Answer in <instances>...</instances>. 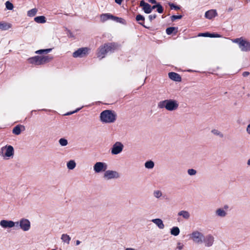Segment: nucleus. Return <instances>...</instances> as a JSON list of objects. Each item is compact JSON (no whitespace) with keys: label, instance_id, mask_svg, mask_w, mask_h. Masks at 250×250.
Here are the masks:
<instances>
[{"label":"nucleus","instance_id":"1","mask_svg":"<svg viewBox=\"0 0 250 250\" xmlns=\"http://www.w3.org/2000/svg\"><path fill=\"white\" fill-rule=\"evenodd\" d=\"M116 113L114 111L111 110H104L100 114V119L103 123H114L116 121Z\"/></svg>","mask_w":250,"mask_h":250},{"label":"nucleus","instance_id":"2","mask_svg":"<svg viewBox=\"0 0 250 250\" xmlns=\"http://www.w3.org/2000/svg\"><path fill=\"white\" fill-rule=\"evenodd\" d=\"M53 59L50 55L47 56H36L29 58L28 61L29 63L36 65H42L50 62Z\"/></svg>","mask_w":250,"mask_h":250},{"label":"nucleus","instance_id":"3","mask_svg":"<svg viewBox=\"0 0 250 250\" xmlns=\"http://www.w3.org/2000/svg\"><path fill=\"white\" fill-rule=\"evenodd\" d=\"M178 104L175 100H166L161 101L158 104V107L160 108H166L169 111H172L176 109L178 107Z\"/></svg>","mask_w":250,"mask_h":250},{"label":"nucleus","instance_id":"4","mask_svg":"<svg viewBox=\"0 0 250 250\" xmlns=\"http://www.w3.org/2000/svg\"><path fill=\"white\" fill-rule=\"evenodd\" d=\"M232 42L238 43L242 51H248L250 50V42L243 39V38L234 39L232 40Z\"/></svg>","mask_w":250,"mask_h":250},{"label":"nucleus","instance_id":"5","mask_svg":"<svg viewBox=\"0 0 250 250\" xmlns=\"http://www.w3.org/2000/svg\"><path fill=\"white\" fill-rule=\"evenodd\" d=\"M100 20L101 21L103 22H104L108 20H112L116 21L117 22L121 23L122 22L123 19L114 16L110 13H105L101 15Z\"/></svg>","mask_w":250,"mask_h":250},{"label":"nucleus","instance_id":"6","mask_svg":"<svg viewBox=\"0 0 250 250\" xmlns=\"http://www.w3.org/2000/svg\"><path fill=\"white\" fill-rule=\"evenodd\" d=\"M90 49L88 47H82L79 48L77 50L73 53V57L74 58H82L86 56Z\"/></svg>","mask_w":250,"mask_h":250},{"label":"nucleus","instance_id":"7","mask_svg":"<svg viewBox=\"0 0 250 250\" xmlns=\"http://www.w3.org/2000/svg\"><path fill=\"white\" fill-rule=\"evenodd\" d=\"M0 153L3 157H10L14 155V148L11 146H6L1 147Z\"/></svg>","mask_w":250,"mask_h":250},{"label":"nucleus","instance_id":"8","mask_svg":"<svg viewBox=\"0 0 250 250\" xmlns=\"http://www.w3.org/2000/svg\"><path fill=\"white\" fill-rule=\"evenodd\" d=\"M190 238L195 243L199 244L203 242L204 236L202 233L198 231H195L191 234Z\"/></svg>","mask_w":250,"mask_h":250},{"label":"nucleus","instance_id":"9","mask_svg":"<svg viewBox=\"0 0 250 250\" xmlns=\"http://www.w3.org/2000/svg\"><path fill=\"white\" fill-rule=\"evenodd\" d=\"M20 226L23 231H27L30 228V222L28 219H21L20 221Z\"/></svg>","mask_w":250,"mask_h":250},{"label":"nucleus","instance_id":"10","mask_svg":"<svg viewBox=\"0 0 250 250\" xmlns=\"http://www.w3.org/2000/svg\"><path fill=\"white\" fill-rule=\"evenodd\" d=\"M106 168V165L102 162H97L94 166V170L97 173L105 171Z\"/></svg>","mask_w":250,"mask_h":250},{"label":"nucleus","instance_id":"11","mask_svg":"<svg viewBox=\"0 0 250 250\" xmlns=\"http://www.w3.org/2000/svg\"><path fill=\"white\" fill-rule=\"evenodd\" d=\"M105 44L100 46L97 50V56L102 59L105 57V55L107 54L106 48H105Z\"/></svg>","mask_w":250,"mask_h":250},{"label":"nucleus","instance_id":"12","mask_svg":"<svg viewBox=\"0 0 250 250\" xmlns=\"http://www.w3.org/2000/svg\"><path fill=\"white\" fill-rule=\"evenodd\" d=\"M123 148V145L120 142L116 143L113 146L111 152L113 154H117L120 153Z\"/></svg>","mask_w":250,"mask_h":250},{"label":"nucleus","instance_id":"13","mask_svg":"<svg viewBox=\"0 0 250 250\" xmlns=\"http://www.w3.org/2000/svg\"><path fill=\"white\" fill-rule=\"evenodd\" d=\"M15 224L18 225L19 224V222H17L15 223L12 221H8L5 220H2L0 222V226L4 228H12L14 227Z\"/></svg>","mask_w":250,"mask_h":250},{"label":"nucleus","instance_id":"14","mask_svg":"<svg viewBox=\"0 0 250 250\" xmlns=\"http://www.w3.org/2000/svg\"><path fill=\"white\" fill-rule=\"evenodd\" d=\"M140 6L142 8L145 13L149 14L151 12L150 5L143 0L140 1Z\"/></svg>","mask_w":250,"mask_h":250},{"label":"nucleus","instance_id":"15","mask_svg":"<svg viewBox=\"0 0 250 250\" xmlns=\"http://www.w3.org/2000/svg\"><path fill=\"white\" fill-rule=\"evenodd\" d=\"M104 44L107 53L114 52L117 48V45L115 42H109Z\"/></svg>","mask_w":250,"mask_h":250},{"label":"nucleus","instance_id":"16","mask_svg":"<svg viewBox=\"0 0 250 250\" xmlns=\"http://www.w3.org/2000/svg\"><path fill=\"white\" fill-rule=\"evenodd\" d=\"M168 75L169 78L174 81L179 82L182 81L181 77L177 73L173 72H169Z\"/></svg>","mask_w":250,"mask_h":250},{"label":"nucleus","instance_id":"17","mask_svg":"<svg viewBox=\"0 0 250 250\" xmlns=\"http://www.w3.org/2000/svg\"><path fill=\"white\" fill-rule=\"evenodd\" d=\"M104 176L105 177L107 178V179H111L113 178H117L119 177L118 173L112 170H107L104 173Z\"/></svg>","mask_w":250,"mask_h":250},{"label":"nucleus","instance_id":"18","mask_svg":"<svg viewBox=\"0 0 250 250\" xmlns=\"http://www.w3.org/2000/svg\"><path fill=\"white\" fill-rule=\"evenodd\" d=\"M217 16V13L216 10L211 9L207 11L205 13V16L207 19H212Z\"/></svg>","mask_w":250,"mask_h":250},{"label":"nucleus","instance_id":"19","mask_svg":"<svg viewBox=\"0 0 250 250\" xmlns=\"http://www.w3.org/2000/svg\"><path fill=\"white\" fill-rule=\"evenodd\" d=\"M204 241L205 243V245L207 247L211 246L214 242V238L211 235H207L205 238H204Z\"/></svg>","mask_w":250,"mask_h":250},{"label":"nucleus","instance_id":"20","mask_svg":"<svg viewBox=\"0 0 250 250\" xmlns=\"http://www.w3.org/2000/svg\"><path fill=\"white\" fill-rule=\"evenodd\" d=\"M136 20L139 24L142 25L143 27L146 28H148V27H146L145 25V18L142 15L138 14L136 17Z\"/></svg>","mask_w":250,"mask_h":250},{"label":"nucleus","instance_id":"21","mask_svg":"<svg viewBox=\"0 0 250 250\" xmlns=\"http://www.w3.org/2000/svg\"><path fill=\"white\" fill-rule=\"evenodd\" d=\"M11 27V24L5 22H0V29L6 30Z\"/></svg>","mask_w":250,"mask_h":250},{"label":"nucleus","instance_id":"22","mask_svg":"<svg viewBox=\"0 0 250 250\" xmlns=\"http://www.w3.org/2000/svg\"><path fill=\"white\" fill-rule=\"evenodd\" d=\"M21 128H24V127L23 125H17L15 127H14L13 129V133L15 134V135H19L21 132Z\"/></svg>","mask_w":250,"mask_h":250},{"label":"nucleus","instance_id":"23","mask_svg":"<svg viewBox=\"0 0 250 250\" xmlns=\"http://www.w3.org/2000/svg\"><path fill=\"white\" fill-rule=\"evenodd\" d=\"M152 221L155 223L159 228L161 229H163L164 228L165 226L163 223V221L160 219H154L152 220Z\"/></svg>","mask_w":250,"mask_h":250},{"label":"nucleus","instance_id":"24","mask_svg":"<svg viewBox=\"0 0 250 250\" xmlns=\"http://www.w3.org/2000/svg\"><path fill=\"white\" fill-rule=\"evenodd\" d=\"M178 28L175 27H169L167 28L166 29V33L169 35H171L173 32L176 34Z\"/></svg>","mask_w":250,"mask_h":250},{"label":"nucleus","instance_id":"25","mask_svg":"<svg viewBox=\"0 0 250 250\" xmlns=\"http://www.w3.org/2000/svg\"><path fill=\"white\" fill-rule=\"evenodd\" d=\"M34 21L39 23H44L46 22V18L43 16L36 17L34 18Z\"/></svg>","mask_w":250,"mask_h":250},{"label":"nucleus","instance_id":"26","mask_svg":"<svg viewBox=\"0 0 250 250\" xmlns=\"http://www.w3.org/2000/svg\"><path fill=\"white\" fill-rule=\"evenodd\" d=\"M170 233L172 235L177 236L180 233V229L177 227H174L171 229Z\"/></svg>","mask_w":250,"mask_h":250},{"label":"nucleus","instance_id":"27","mask_svg":"<svg viewBox=\"0 0 250 250\" xmlns=\"http://www.w3.org/2000/svg\"><path fill=\"white\" fill-rule=\"evenodd\" d=\"M61 239H62L63 242H66L67 244L69 243V242L71 240L70 237L69 235L65 234H63L62 235Z\"/></svg>","mask_w":250,"mask_h":250},{"label":"nucleus","instance_id":"28","mask_svg":"<svg viewBox=\"0 0 250 250\" xmlns=\"http://www.w3.org/2000/svg\"><path fill=\"white\" fill-rule=\"evenodd\" d=\"M67 166L68 169H73L76 166V163L74 161L70 160L67 163Z\"/></svg>","mask_w":250,"mask_h":250},{"label":"nucleus","instance_id":"29","mask_svg":"<svg viewBox=\"0 0 250 250\" xmlns=\"http://www.w3.org/2000/svg\"><path fill=\"white\" fill-rule=\"evenodd\" d=\"M178 215L182 216L185 219H188L189 217V214L187 211L182 210L178 213Z\"/></svg>","mask_w":250,"mask_h":250},{"label":"nucleus","instance_id":"30","mask_svg":"<svg viewBox=\"0 0 250 250\" xmlns=\"http://www.w3.org/2000/svg\"><path fill=\"white\" fill-rule=\"evenodd\" d=\"M37 11L38 10L36 8L32 9L28 11L27 15L29 17H33L37 14Z\"/></svg>","mask_w":250,"mask_h":250},{"label":"nucleus","instance_id":"31","mask_svg":"<svg viewBox=\"0 0 250 250\" xmlns=\"http://www.w3.org/2000/svg\"><path fill=\"white\" fill-rule=\"evenodd\" d=\"M51 49H40L35 52L36 54H47L51 51Z\"/></svg>","mask_w":250,"mask_h":250},{"label":"nucleus","instance_id":"32","mask_svg":"<svg viewBox=\"0 0 250 250\" xmlns=\"http://www.w3.org/2000/svg\"><path fill=\"white\" fill-rule=\"evenodd\" d=\"M154 163L151 161H147L145 163V167L147 168H152L154 167Z\"/></svg>","mask_w":250,"mask_h":250},{"label":"nucleus","instance_id":"33","mask_svg":"<svg viewBox=\"0 0 250 250\" xmlns=\"http://www.w3.org/2000/svg\"><path fill=\"white\" fill-rule=\"evenodd\" d=\"M216 213L218 216L222 217L225 216L226 215L225 211L221 208L218 209L216 211Z\"/></svg>","mask_w":250,"mask_h":250},{"label":"nucleus","instance_id":"34","mask_svg":"<svg viewBox=\"0 0 250 250\" xmlns=\"http://www.w3.org/2000/svg\"><path fill=\"white\" fill-rule=\"evenodd\" d=\"M5 6L8 10H12L14 8L13 4L9 1L5 2Z\"/></svg>","mask_w":250,"mask_h":250},{"label":"nucleus","instance_id":"35","mask_svg":"<svg viewBox=\"0 0 250 250\" xmlns=\"http://www.w3.org/2000/svg\"><path fill=\"white\" fill-rule=\"evenodd\" d=\"M60 144L62 146H65L67 145L68 142L67 140L64 138H61L59 140Z\"/></svg>","mask_w":250,"mask_h":250},{"label":"nucleus","instance_id":"36","mask_svg":"<svg viewBox=\"0 0 250 250\" xmlns=\"http://www.w3.org/2000/svg\"><path fill=\"white\" fill-rule=\"evenodd\" d=\"M169 6H170V9H175V10H179L180 9V7L178 5H176L174 3H169Z\"/></svg>","mask_w":250,"mask_h":250},{"label":"nucleus","instance_id":"37","mask_svg":"<svg viewBox=\"0 0 250 250\" xmlns=\"http://www.w3.org/2000/svg\"><path fill=\"white\" fill-rule=\"evenodd\" d=\"M157 11L159 13H162L164 11V8L160 3H157Z\"/></svg>","mask_w":250,"mask_h":250},{"label":"nucleus","instance_id":"38","mask_svg":"<svg viewBox=\"0 0 250 250\" xmlns=\"http://www.w3.org/2000/svg\"><path fill=\"white\" fill-rule=\"evenodd\" d=\"M198 36L211 38V33H209L208 32L200 33L199 34Z\"/></svg>","mask_w":250,"mask_h":250},{"label":"nucleus","instance_id":"39","mask_svg":"<svg viewBox=\"0 0 250 250\" xmlns=\"http://www.w3.org/2000/svg\"><path fill=\"white\" fill-rule=\"evenodd\" d=\"M182 18V15H173L171 17V20L173 21L177 19H181Z\"/></svg>","mask_w":250,"mask_h":250},{"label":"nucleus","instance_id":"40","mask_svg":"<svg viewBox=\"0 0 250 250\" xmlns=\"http://www.w3.org/2000/svg\"><path fill=\"white\" fill-rule=\"evenodd\" d=\"M196 171L193 169H189L188 170V173L190 175H194L196 174Z\"/></svg>","mask_w":250,"mask_h":250},{"label":"nucleus","instance_id":"41","mask_svg":"<svg viewBox=\"0 0 250 250\" xmlns=\"http://www.w3.org/2000/svg\"><path fill=\"white\" fill-rule=\"evenodd\" d=\"M157 17L156 14L150 15L148 16V19L150 21L156 19Z\"/></svg>","mask_w":250,"mask_h":250},{"label":"nucleus","instance_id":"42","mask_svg":"<svg viewBox=\"0 0 250 250\" xmlns=\"http://www.w3.org/2000/svg\"><path fill=\"white\" fill-rule=\"evenodd\" d=\"M154 196L157 198H158L162 195L161 192L159 190L155 191L154 192Z\"/></svg>","mask_w":250,"mask_h":250},{"label":"nucleus","instance_id":"43","mask_svg":"<svg viewBox=\"0 0 250 250\" xmlns=\"http://www.w3.org/2000/svg\"><path fill=\"white\" fill-rule=\"evenodd\" d=\"M221 36L218 34H214V33H213V34H211V38H218V37H220Z\"/></svg>","mask_w":250,"mask_h":250},{"label":"nucleus","instance_id":"44","mask_svg":"<svg viewBox=\"0 0 250 250\" xmlns=\"http://www.w3.org/2000/svg\"><path fill=\"white\" fill-rule=\"evenodd\" d=\"M250 75V72L248 71H245L243 73L242 75L243 77H246Z\"/></svg>","mask_w":250,"mask_h":250},{"label":"nucleus","instance_id":"45","mask_svg":"<svg viewBox=\"0 0 250 250\" xmlns=\"http://www.w3.org/2000/svg\"><path fill=\"white\" fill-rule=\"evenodd\" d=\"M212 132L215 134L219 135V132L217 130L213 129L212 130Z\"/></svg>","mask_w":250,"mask_h":250},{"label":"nucleus","instance_id":"46","mask_svg":"<svg viewBox=\"0 0 250 250\" xmlns=\"http://www.w3.org/2000/svg\"><path fill=\"white\" fill-rule=\"evenodd\" d=\"M79 110V109H78L76 110H75V111H74L71 112H68V113H67L65 114V115H71V114H73V113H75V112H77Z\"/></svg>","mask_w":250,"mask_h":250},{"label":"nucleus","instance_id":"47","mask_svg":"<svg viewBox=\"0 0 250 250\" xmlns=\"http://www.w3.org/2000/svg\"><path fill=\"white\" fill-rule=\"evenodd\" d=\"M157 3H157L156 5H153L152 6H151L150 5V8H151V11H152V10H153V9H154L155 8H157Z\"/></svg>","mask_w":250,"mask_h":250},{"label":"nucleus","instance_id":"48","mask_svg":"<svg viewBox=\"0 0 250 250\" xmlns=\"http://www.w3.org/2000/svg\"><path fill=\"white\" fill-rule=\"evenodd\" d=\"M148 1L152 4H156L157 1L156 0H148Z\"/></svg>","mask_w":250,"mask_h":250},{"label":"nucleus","instance_id":"49","mask_svg":"<svg viewBox=\"0 0 250 250\" xmlns=\"http://www.w3.org/2000/svg\"><path fill=\"white\" fill-rule=\"evenodd\" d=\"M123 0H115V1L117 3L119 4H121L122 3V2Z\"/></svg>","mask_w":250,"mask_h":250},{"label":"nucleus","instance_id":"50","mask_svg":"<svg viewBox=\"0 0 250 250\" xmlns=\"http://www.w3.org/2000/svg\"><path fill=\"white\" fill-rule=\"evenodd\" d=\"M247 130L249 134H250V124L249 125H248V126L247 127Z\"/></svg>","mask_w":250,"mask_h":250},{"label":"nucleus","instance_id":"51","mask_svg":"<svg viewBox=\"0 0 250 250\" xmlns=\"http://www.w3.org/2000/svg\"><path fill=\"white\" fill-rule=\"evenodd\" d=\"M81 242L79 240L76 241V245H78L80 244Z\"/></svg>","mask_w":250,"mask_h":250},{"label":"nucleus","instance_id":"52","mask_svg":"<svg viewBox=\"0 0 250 250\" xmlns=\"http://www.w3.org/2000/svg\"><path fill=\"white\" fill-rule=\"evenodd\" d=\"M125 250H135L133 248H126L125 249Z\"/></svg>","mask_w":250,"mask_h":250},{"label":"nucleus","instance_id":"53","mask_svg":"<svg viewBox=\"0 0 250 250\" xmlns=\"http://www.w3.org/2000/svg\"><path fill=\"white\" fill-rule=\"evenodd\" d=\"M178 248L179 250H181V249H182V248H183V246H178Z\"/></svg>","mask_w":250,"mask_h":250},{"label":"nucleus","instance_id":"54","mask_svg":"<svg viewBox=\"0 0 250 250\" xmlns=\"http://www.w3.org/2000/svg\"><path fill=\"white\" fill-rule=\"evenodd\" d=\"M247 164L248 165H250V159L248 160Z\"/></svg>","mask_w":250,"mask_h":250}]
</instances>
